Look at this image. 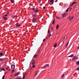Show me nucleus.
Segmentation results:
<instances>
[{"mask_svg":"<svg viewBox=\"0 0 79 79\" xmlns=\"http://www.w3.org/2000/svg\"><path fill=\"white\" fill-rule=\"evenodd\" d=\"M46 39H44L43 40V42H45V40Z\"/></svg>","mask_w":79,"mask_h":79,"instance_id":"30","label":"nucleus"},{"mask_svg":"<svg viewBox=\"0 0 79 79\" xmlns=\"http://www.w3.org/2000/svg\"><path fill=\"white\" fill-rule=\"evenodd\" d=\"M79 49V46H78V49Z\"/></svg>","mask_w":79,"mask_h":79,"instance_id":"48","label":"nucleus"},{"mask_svg":"<svg viewBox=\"0 0 79 79\" xmlns=\"http://www.w3.org/2000/svg\"><path fill=\"white\" fill-rule=\"evenodd\" d=\"M2 71H5V69H4V68H2Z\"/></svg>","mask_w":79,"mask_h":79,"instance_id":"34","label":"nucleus"},{"mask_svg":"<svg viewBox=\"0 0 79 79\" xmlns=\"http://www.w3.org/2000/svg\"><path fill=\"white\" fill-rule=\"evenodd\" d=\"M8 69L9 68V67H8Z\"/></svg>","mask_w":79,"mask_h":79,"instance_id":"56","label":"nucleus"},{"mask_svg":"<svg viewBox=\"0 0 79 79\" xmlns=\"http://www.w3.org/2000/svg\"><path fill=\"white\" fill-rule=\"evenodd\" d=\"M76 3V2H74L73 3L71 6H73L74 4V3Z\"/></svg>","mask_w":79,"mask_h":79,"instance_id":"18","label":"nucleus"},{"mask_svg":"<svg viewBox=\"0 0 79 79\" xmlns=\"http://www.w3.org/2000/svg\"><path fill=\"white\" fill-rule=\"evenodd\" d=\"M66 15V13H64L62 14V15L63 16L62 18H63L64 17V15Z\"/></svg>","mask_w":79,"mask_h":79,"instance_id":"8","label":"nucleus"},{"mask_svg":"<svg viewBox=\"0 0 79 79\" xmlns=\"http://www.w3.org/2000/svg\"><path fill=\"white\" fill-rule=\"evenodd\" d=\"M45 8H46V7L45 6L44 7V9H45Z\"/></svg>","mask_w":79,"mask_h":79,"instance_id":"42","label":"nucleus"},{"mask_svg":"<svg viewBox=\"0 0 79 79\" xmlns=\"http://www.w3.org/2000/svg\"><path fill=\"white\" fill-rule=\"evenodd\" d=\"M48 38V37H46V39H47Z\"/></svg>","mask_w":79,"mask_h":79,"instance_id":"51","label":"nucleus"},{"mask_svg":"<svg viewBox=\"0 0 79 79\" xmlns=\"http://www.w3.org/2000/svg\"><path fill=\"white\" fill-rule=\"evenodd\" d=\"M51 28L52 30H53V27H52Z\"/></svg>","mask_w":79,"mask_h":79,"instance_id":"47","label":"nucleus"},{"mask_svg":"<svg viewBox=\"0 0 79 79\" xmlns=\"http://www.w3.org/2000/svg\"><path fill=\"white\" fill-rule=\"evenodd\" d=\"M5 76L4 75L2 77V79H5Z\"/></svg>","mask_w":79,"mask_h":79,"instance_id":"27","label":"nucleus"},{"mask_svg":"<svg viewBox=\"0 0 79 79\" xmlns=\"http://www.w3.org/2000/svg\"><path fill=\"white\" fill-rule=\"evenodd\" d=\"M8 70L9 71H10V70Z\"/></svg>","mask_w":79,"mask_h":79,"instance_id":"53","label":"nucleus"},{"mask_svg":"<svg viewBox=\"0 0 79 79\" xmlns=\"http://www.w3.org/2000/svg\"><path fill=\"white\" fill-rule=\"evenodd\" d=\"M35 67V65H34L33 66H32V68H34Z\"/></svg>","mask_w":79,"mask_h":79,"instance_id":"29","label":"nucleus"},{"mask_svg":"<svg viewBox=\"0 0 79 79\" xmlns=\"http://www.w3.org/2000/svg\"><path fill=\"white\" fill-rule=\"evenodd\" d=\"M49 64H46L45 65V68H47V67H49Z\"/></svg>","mask_w":79,"mask_h":79,"instance_id":"11","label":"nucleus"},{"mask_svg":"<svg viewBox=\"0 0 79 79\" xmlns=\"http://www.w3.org/2000/svg\"><path fill=\"white\" fill-rule=\"evenodd\" d=\"M40 49H38V51L37 53H39V52H40Z\"/></svg>","mask_w":79,"mask_h":79,"instance_id":"26","label":"nucleus"},{"mask_svg":"<svg viewBox=\"0 0 79 79\" xmlns=\"http://www.w3.org/2000/svg\"><path fill=\"white\" fill-rule=\"evenodd\" d=\"M14 17H17V16H15H15H14Z\"/></svg>","mask_w":79,"mask_h":79,"instance_id":"45","label":"nucleus"},{"mask_svg":"<svg viewBox=\"0 0 79 79\" xmlns=\"http://www.w3.org/2000/svg\"><path fill=\"white\" fill-rule=\"evenodd\" d=\"M57 45V44H56L54 45V48L56 47Z\"/></svg>","mask_w":79,"mask_h":79,"instance_id":"24","label":"nucleus"},{"mask_svg":"<svg viewBox=\"0 0 79 79\" xmlns=\"http://www.w3.org/2000/svg\"><path fill=\"white\" fill-rule=\"evenodd\" d=\"M38 74V72L36 71V73L35 74V76H37Z\"/></svg>","mask_w":79,"mask_h":79,"instance_id":"14","label":"nucleus"},{"mask_svg":"<svg viewBox=\"0 0 79 79\" xmlns=\"http://www.w3.org/2000/svg\"><path fill=\"white\" fill-rule=\"evenodd\" d=\"M68 44H69V42H68L67 44L65 46V48H67V47H68Z\"/></svg>","mask_w":79,"mask_h":79,"instance_id":"16","label":"nucleus"},{"mask_svg":"<svg viewBox=\"0 0 79 79\" xmlns=\"http://www.w3.org/2000/svg\"><path fill=\"white\" fill-rule=\"evenodd\" d=\"M43 44H44V43H43L41 45H43Z\"/></svg>","mask_w":79,"mask_h":79,"instance_id":"49","label":"nucleus"},{"mask_svg":"<svg viewBox=\"0 0 79 79\" xmlns=\"http://www.w3.org/2000/svg\"><path fill=\"white\" fill-rule=\"evenodd\" d=\"M41 1V0H40V2Z\"/></svg>","mask_w":79,"mask_h":79,"instance_id":"55","label":"nucleus"},{"mask_svg":"<svg viewBox=\"0 0 79 79\" xmlns=\"http://www.w3.org/2000/svg\"><path fill=\"white\" fill-rule=\"evenodd\" d=\"M50 30L49 29L48 31V33H50Z\"/></svg>","mask_w":79,"mask_h":79,"instance_id":"35","label":"nucleus"},{"mask_svg":"<svg viewBox=\"0 0 79 79\" xmlns=\"http://www.w3.org/2000/svg\"><path fill=\"white\" fill-rule=\"evenodd\" d=\"M55 19H54L53 20V22H52V24H55Z\"/></svg>","mask_w":79,"mask_h":79,"instance_id":"15","label":"nucleus"},{"mask_svg":"<svg viewBox=\"0 0 79 79\" xmlns=\"http://www.w3.org/2000/svg\"><path fill=\"white\" fill-rule=\"evenodd\" d=\"M68 57H70L71 58H72V57H73V54H72L70 56H68Z\"/></svg>","mask_w":79,"mask_h":79,"instance_id":"17","label":"nucleus"},{"mask_svg":"<svg viewBox=\"0 0 79 79\" xmlns=\"http://www.w3.org/2000/svg\"><path fill=\"white\" fill-rule=\"evenodd\" d=\"M64 41V42H63V44H64V41Z\"/></svg>","mask_w":79,"mask_h":79,"instance_id":"43","label":"nucleus"},{"mask_svg":"<svg viewBox=\"0 0 79 79\" xmlns=\"http://www.w3.org/2000/svg\"><path fill=\"white\" fill-rule=\"evenodd\" d=\"M19 73H17L16 74H15V76H17V75H19Z\"/></svg>","mask_w":79,"mask_h":79,"instance_id":"21","label":"nucleus"},{"mask_svg":"<svg viewBox=\"0 0 79 79\" xmlns=\"http://www.w3.org/2000/svg\"><path fill=\"white\" fill-rule=\"evenodd\" d=\"M39 11V9L38 8H37V9L34 11L35 13H36L38 12V11Z\"/></svg>","mask_w":79,"mask_h":79,"instance_id":"6","label":"nucleus"},{"mask_svg":"<svg viewBox=\"0 0 79 79\" xmlns=\"http://www.w3.org/2000/svg\"><path fill=\"white\" fill-rule=\"evenodd\" d=\"M12 76H13V75H11V77H12Z\"/></svg>","mask_w":79,"mask_h":79,"instance_id":"54","label":"nucleus"},{"mask_svg":"<svg viewBox=\"0 0 79 79\" xmlns=\"http://www.w3.org/2000/svg\"><path fill=\"white\" fill-rule=\"evenodd\" d=\"M74 16H69V17L68 18V19H70V21H71V20H72V19H74Z\"/></svg>","mask_w":79,"mask_h":79,"instance_id":"1","label":"nucleus"},{"mask_svg":"<svg viewBox=\"0 0 79 79\" xmlns=\"http://www.w3.org/2000/svg\"><path fill=\"white\" fill-rule=\"evenodd\" d=\"M3 59H0V61H2L3 60Z\"/></svg>","mask_w":79,"mask_h":79,"instance_id":"36","label":"nucleus"},{"mask_svg":"<svg viewBox=\"0 0 79 79\" xmlns=\"http://www.w3.org/2000/svg\"><path fill=\"white\" fill-rule=\"evenodd\" d=\"M50 35H51V32H50V33L49 35V36H48V37H50Z\"/></svg>","mask_w":79,"mask_h":79,"instance_id":"32","label":"nucleus"},{"mask_svg":"<svg viewBox=\"0 0 79 79\" xmlns=\"http://www.w3.org/2000/svg\"><path fill=\"white\" fill-rule=\"evenodd\" d=\"M36 19H37V18H36V17L35 18H33L32 19V21H33V22H35V21H36Z\"/></svg>","mask_w":79,"mask_h":79,"instance_id":"3","label":"nucleus"},{"mask_svg":"<svg viewBox=\"0 0 79 79\" xmlns=\"http://www.w3.org/2000/svg\"><path fill=\"white\" fill-rule=\"evenodd\" d=\"M0 55L1 56H3V53L1 52L0 53Z\"/></svg>","mask_w":79,"mask_h":79,"instance_id":"25","label":"nucleus"},{"mask_svg":"<svg viewBox=\"0 0 79 79\" xmlns=\"http://www.w3.org/2000/svg\"><path fill=\"white\" fill-rule=\"evenodd\" d=\"M69 8H68V9L66 10V12L67 13H68V11H69Z\"/></svg>","mask_w":79,"mask_h":79,"instance_id":"23","label":"nucleus"},{"mask_svg":"<svg viewBox=\"0 0 79 79\" xmlns=\"http://www.w3.org/2000/svg\"><path fill=\"white\" fill-rule=\"evenodd\" d=\"M32 10H35L34 8H32Z\"/></svg>","mask_w":79,"mask_h":79,"instance_id":"44","label":"nucleus"},{"mask_svg":"<svg viewBox=\"0 0 79 79\" xmlns=\"http://www.w3.org/2000/svg\"><path fill=\"white\" fill-rule=\"evenodd\" d=\"M58 27H59V25H57L56 26V29H58Z\"/></svg>","mask_w":79,"mask_h":79,"instance_id":"22","label":"nucleus"},{"mask_svg":"<svg viewBox=\"0 0 79 79\" xmlns=\"http://www.w3.org/2000/svg\"><path fill=\"white\" fill-rule=\"evenodd\" d=\"M77 64V65H78V64H79V61H78V62H77L76 63Z\"/></svg>","mask_w":79,"mask_h":79,"instance_id":"28","label":"nucleus"},{"mask_svg":"<svg viewBox=\"0 0 79 79\" xmlns=\"http://www.w3.org/2000/svg\"><path fill=\"white\" fill-rule=\"evenodd\" d=\"M6 69H7V70H8V68H7V67L6 68Z\"/></svg>","mask_w":79,"mask_h":79,"instance_id":"41","label":"nucleus"},{"mask_svg":"<svg viewBox=\"0 0 79 79\" xmlns=\"http://www.w3.org/2000/svg\"><path fill=\"white\" fill-rule=\"evenodd\" d=\"M37 16V15H36V14H35L33 15V18H34L35 17V16Z\"/></svg>","mask_w":79,"mask_h":79,"instance_id":"20","label":"nucleus"},{"mask_svg":"<svg viewBox=\"0 0 79 79\" xmlns=\"http://www.w3.org/2000/svg\"><path fill=\"white\" fill-rule=\"evenodd\" d=\"M52 31H53V29H52Z\"/></svg>","mask_w":79,"mask_h":79,"instance_id":"57","label":"nucleus"},{"mask_svg":"<svg viewBox=\"0 0 79 79\" xmlns=\"http://www.w3.org/2000/svg\"><path fill=\"white\" fill-rule=\"evenodd\" d=\"M14 71H15V70H13L12 71V73H13L14 72Z\"/></svg>","mask_w":79,"mask_h":79,"instance_id":"40","label":"nucleus"},{"mask_svg":"<svg viewBox=\"0 0 79 79\" xmlns=\"http://www.w3.org/2000/svg\"><path fill=\"white\" fill-rule=\"evenodd\" d=\"M76 60H77V57L76 56H74L73 58L72 59L73 61H74Z\"/></svg>","mask_w":79,"mask_h":79,"instance_id":"2","label":"nucleus"},{"mask_svg":"<svg viewBox=\"0 0 79 79\" xmlns=\"http://www.w3.org/2000/svg\"><path fill=\"white\" fill-rule=\"evenodd\" d=\"M57 18H58V19H60V18L58 17H57Z\"/></svg>","mask_w":79,"mask_h":79,"instance_id":"38","label":"nucleus"},{"mask_svg":"<svg viewBox=\"0 0 79 79\" xmlns=\"http://www.w3.org/2000/svg\"><path fill=\"white\" fill-rule=\"evenodd\" d=\"M18 79H21V78H18Z\"/></svg>","mask_w":79,"mask_h":79,"instance_id":"50","label":"nucleus"},{"mask_svg":"<svg viewBox=\"0 0 79 79\" xmlns=\"http://www.w3.org/2000/svg\"><path fill=\"white\" fill-rule=\"evenodd\" d=\"M15 68V66H14V65H12L11 66V68H12V69H14Z\"/></svg>","mask_w":79,"mask_h":79,"instance_id":"9","label":"nucleus"},{"mask_svg":"<svg viewBox=\"0 0 79 79\" xmlns=\"http://www.w3.org/2000/svg\"><path fill=\"white\" fill-rule=\"evenodd\" d=\"M65 39V37H64V39Z\"/></svg>","mask_w":79,"mask_h":79,"instance_id":"52","label":"nucleus"},{"mask_svg":"<svg viewBox=\"0 0 79 79\" xmlns=\"http://www.w3.org/2000/svg\"><path fill=\"white\" fill-rule=\"evenodd\" d=\"M10 1L11 2V3H14V2H15V0H10Z\"/></svg>","mask_w":79,"mask_h":79,"instance_id":"19","label":"nucleus"},{"mask_svg":"<svg viewBox=\"0 0 79 79\" xmlns=\"http://www.w3.org/2000/svg\"><path fill=\"white\" fill-rule=\"evenodd\" d=\"M35 61H33L32 62V65H34V64H35Z\"/></svg>","mask_w":79,"mask_h":79,"instance_id":"10","label":"nucleus"},{"mask_svg":"<svg viewBox=\"0 0 79 79\" xmlns=\"http://www.w3.org/2000/svg\"><path fill=\"white\" fill-rule=\"evenodd\" d=\"M71 9H72V7H71V8L70 9H69V11H71Z\"/></svg>","mask_w":79,"mask_h":79,"instance_id":"39","label":"nucleus"},{"mask_svg":"<svg viewBox=\"0 0 79 79\" xmlns=\"http://www.w3.org/2000/svg\"><path fill=\"white\" fill-rule=\"evenodd\" d=\"M49 1H50V2L52 3V5L53 4V3H54V1H53V0H49Z\"/></svg>","mask_w":79,"mask_h":79,"instance_id":"7","label":"nucleus"},{"mask_svg":"<svg viewBox=\"0 0 79 79\" xmlns=\"http://www.w3.org/2000/svg\"><path fill=\"white\" fill-rule=\"evenodd\" d=\"M26 74H27L26 73H25L23 75V79H24V78H25V76H26Z\"/></svg>","mask_w":79,"mask_h":79,"instance_id":"5","label":"nucleus"},{"mask_svg":"<svg viewBox=\"0 0 79 79\" xmlns=\"http://www.w3.org/2000/svg\"><path fill=\"white\" fill-rule=\"evenodd\" d=\"M6 14L8 15V14H9V12H7Z\"/></svg>","mask_w":79,"mask_h":79,"instance_id":"46","label":"nucleus"},{"mask_svg":"<svg viewBox=\"0 0 79 79\" xmlns=\"http://www.w3.org/2000/svg\"><path fill=\"white\" fill-rule=\"evenodd\" d=\"M77 70L78 71H79V67H78L77 68Z\"/></svg>","mask_w":79,"mask_h":79,"instance_id":"33","label":"nucleus"},{"mask_svg":"<svg viewBox=\"0 0 79 79\" xmlns=\"http://www.w3.org/2000/svg\"><path fill=\"white\" fill-rule=\"evenodd\" d=\"M64 75L63 74L62 76V77H64Z\"/></svg>","mask_w":79,"mask_h":79,"instance_id":"37","label":"nucleus"},{"mask_svg":"<svg viewBox=\"0 0 79 79\" xmlns=\"http://www.w3.org/2000/svg\"><path fill=\"white\" fill-rule=\"evenodd\" d=\"M4 16H6V17H7L8 16V14L4 15Z\"/></svg>","mask_w":79,"mask_h":79,"instance_id":"31","label":"nucleus"},{"mask_svg":"<svg viewBox=\"0 0 79 79\" xmlns=\"http://www.w3.org/2000/svg\"><path fill=\"white\" fill-rule=\"evenodd\" d=\"M16 26H17V27H19V26H21V25L19 24V23H17L16 24Z\"/></svg>","mask_w":79,"mask_h":79,"instance_id":"4","label":"nucleus"},{"mask_svg":"<svg viewBox=\"0 0 79 79\" xmlns=\"http://www.w3.org/2000/svg\"><path fill=\"white\" fill-rule=\"evenodd\" d=\"M37 56V55H35L33 56V58H35Z\"/></svg>","mask_w":79,"mask_h":79,"instance_id":"13","label":"nucleus"},{"mask_svg":"<svg viewBox=\"0 0 79 79\" xmlns=\"http://www.w3.org/2000/svg\"><path fill=\"white\" fill-rule=\"evenodd\" d=\"M3 18L4 19V20H7V18L5 17V16L3 17Z\"/></svg>","mask_w":79,"mask_h":79,"instance_id":"12","label":"nucleus"}]
</instances>
